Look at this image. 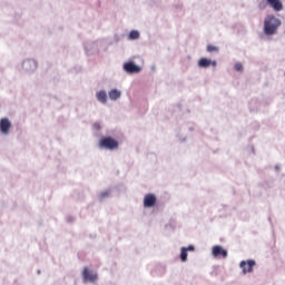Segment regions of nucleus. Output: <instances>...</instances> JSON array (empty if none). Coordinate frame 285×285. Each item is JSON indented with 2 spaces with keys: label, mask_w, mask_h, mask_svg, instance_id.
<instances>
[{
  "label": "nucleus",
  "mask_w": 285,
  "mask_h": 285,
  "mask_svg": "<svg viewBox=\"0 0 285 285\" xmlns=\"http://www.w3.org/2000/svg\"><path fill=\"white\" fill-rule=\"evenodd\" d=\"M282 26V21L275 16H267L264 20V32L267 36L275 35L277 28Z\"/></svg>",
  "instance_id": "obj_1"
},
{
  "label": "nucleus",
  "mask_w": 285,
  "mask_h": 285,
  "mask_svg": "<svg viewBox=\"0 0 285 285\" xmlns=\"http://www.w3.org/2000/svg\"><path fill=\"white\" fill-rule=\"evenodd\" d=\"M266 6H269L275 10V12H282L284 10V4H282V1L279 0H265V2L258 3L259 10H265Z\"/></svg>",
  "instance_id": "obj_2"
},
{
  "label": "nucleus",
  "mask_w": 285,
  "mask_h": 285,
  "mask_svg": "<svg viewBox=\"0 0 285 285\" xmlns=\"http://www.w3.org/2000/svg\"><path fill=\"white\" fill-rule=\"evenodd\" d=\"M100 148H107V150H115L119 148V142L112 137H105L99 142Z\"/></svg>",
  "instance_id": "obj_3"
},
{
  "label": "nucleus",
  "mask_w": 285,
  "mask_h": 285,
  "mask_svg": "<svg viewBox=\"0 0 285 285\" xmlns=\"http://www.w3.org/2000/svg\"><path fill=\"white\" fill-rule=\"evenodd\" d=\"M125 72H128L129 75H137L141 72V67L135 65V62H126L124 65Z\"/></svg>",
  "instance_id": "obj_4"
},
{
  "label": "nucleus",
  "mask_w": 285,
  "mask_h": 285,
  "mask_svg": "<svg viewBox=\"0 0 285 285\" xmlns=\"http://www.w3.org/2000/svg\"><path fill=\"white\" fill-rule=\"evenodd\" d=\"M157 204V196L155 194H147L144 198L145 208H153Z\"/></svg>",
  "instance_id": "obj_5"
},
{
  "label": "nucleus",
  "mask_w": 285,
  "mask_h": 285,
  "mask_svg": "<svg viewBox=\"0 0 285 285\" xmlns=\"http://www.w3.org/2000/svg\"><path fill=\"white\" fill-rule=\"evenodd\" d=\"M10 128H12V124L8 118H2L0 120V131L2 135H8L10 132Z\"/></svg>",
  "instance_id": "obj_6"
},
{
  "label": "nucleus",
  "mask_w": 285,
  "mask_h": 285,
  "mask_svg": "<svg viewBox=\"0 0 285 285\" xmlns=\"http://www.w3.org/2000/svg\"><path fill=\"white\" fill-rule=\"evenodd\" d=\"M255 267V261H242L240 262V268L244 273V275H246V273H253V268Z\"/></svg>",
  "instance_id": "obj_7"
},
{
  "label": "nucleus",
  "mask_w": 285,
  "mask_h": 285,
  "mask_svg": "<svg viewBox=\"0 0 285 285\" xmlns=\"http://www.w3.org/2000/svg\"><path fill=\"white\" fill-rule=\"evenodd\" d=\"M212 255L214 257H219L220 256V257L226 258V257H228V252L226 249H224L222 246L216 245V246L213 247Z\"/></svg>",
  "instance_id": "obj_8"
},
{
  "label": "nucleus",
  "mask_w": 285,
  "mask_h": 285,
  "mask_svg": "<svg viewBox=\"0 0 285 285\" xmlns=\"http://www.w3.org/2000/svg\"><path fill=\"white\" fill-rule=\"evenodd\" d=\"M82 277L85 282H97V274L92 273L88 267L83 268Z\"/></svg>",
  "instance_id": "obj_9"
},
{
  "label": "nucleus",
  "mask_w": 285,
  "mask_h": 285,
  "mask_svg": "<svg viewBox=\"0 0 285 285\" xmlns=\"http://www.w3.org/2000/svg\"><path fill=\"white\" fill-rule=\"evenodd\" d=\"M198 66L199 68H209V66H217V61H213V60H208V58H202L199 61H198Z\"/></svg>",
  "instance_id": "obj_10"
},
{
  "label": "nucleus",
  "mask_w": 285,
  "mask_h": 285,
  "mask_svg": "<svg viewBox=\"0 0 285 285\" xmlns=\"http://www.w3.org/2000/svg\"><path fill=\"white\" fill-rule=\"evenodd\" d=\"M96 97L98 101H100V104H106V101H108V95L106 94V91H98Z\"/></svg>",
  "instance_id": "obj_11"
},
{
  "label": "nucleus",
  "mask_w": 285,
  "mask_h": 285,
  "mask_svg": "<svg viewBox=\"0 0 285 285\" xmlns=\"http://www.w3.org/2000/svg\"><path fill=\"white\" fill-rule=\"evenodd\" d=\"M119 97H121V91L117 89H112L111 91H109V99H111L112 101H117Z\"/></svg>",
  "instance_id": "obj_12"
},
{
  "label": "nucleus",
  "mask_w": 285,
  "mask_h": 285,
  "mask_svg": "<svg viewBox=\"0 0 285 285\" xmlns=\"http://www.w3.org/2000/svg\"><path fill=\"white\" fill-rule=\"evenodd\" d=\"M22 66L26 70H28L29 66H32L33 68H37V62L35 60H24Z\"/></svg>",
  "instance_id": "obj_13"
},
{
  "label": "nucleus",
  "mask_w": 285,
  "mask_h": 285,
  "mask_svg": "<svg viewBox=\"0 0 285 285\" xmlns=\"http://www.w3.org/2000/svg\"><path fill=\"white\" fill-rule=\"evenodd\" d=\"M180 259H181V262L188 261V252L186 250V247H183L180 250Z\"/></svg>",
  "instance_id": "obj_14"
},
{
  "label": "nucleus",
  "mask_w": 285,
  "mask_h": 285,
  "mask_svg": "<svg viewBox=\"0 0 285 285\" xmlns=\"http://www.w3.org/2000/svg\"><path fill=\"white\" fill-rule=\"evenodd\" d=\"M129 39H132V40L139 39V31H137V30L130 31Z\"/></svg>",
  "instance_id": "obj_15"
},
{
  "label": "nucleus",
  "mask_w": 285,
  "mask_h": 285,
  "mask_svg": "<svg viewBox=\"0 0 285 285\" xmlns=\"http://www.w3.org/2000/svg\"><path fill=\"white\" fill-rule=\"evenodd\" d=\"M207 52H219V48L213 45H208Z\"/></svg>",
  "instance_id": "obj_16"
},
{
  "label": "nucleus",
  "mask_w": 285,
  "mask_h": 285,
  "mask_svg": "<svg viewBox=\"0 0 285 285\" xmlns=\"http://www.w3.org/2000/svg\"><path fill=\"white\" fill-rule=\"evenodd\" d=\"M235 70H237L239 72V71L244 70V66H242V63H236Z\"/></svg>",
  "instance_id": "obj_17"
},
{
  "label": "nucleus",
  "mask_w": 285,
  "mask_h": 285,
  "mask_svg": "<svg viewBox=\"0 0 285 285\" xmlns=\"http://www.w3.org/2000/svg\"><path fill=\"white\" fill-rule=\"evenodd\" d=\"M110 196V193H108V191H105V193H101L100 194V197L104 199V198H106V197H109Z\"/></svg>",
  "instance_id": "obj_18"
},
{
  "label": "nucleus",
  "mask_w": 285,
  "mask_h": 285,
  "mask_svg": "<svg viewBox=\"0 0 285 285\" xmlns=\"http://www.w3.org/2000/svg\"><path fill=\"white\" fill-rule=\"evenodd\" d=\"M186 252L190 250L191 253L195 250V246L189 245L188 247H185Z\"/></svg>",
  "instance_id": "obj_19"
}]
</instances>
